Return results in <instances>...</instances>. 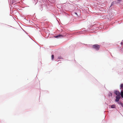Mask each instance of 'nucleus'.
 <instances>
[{"label": "nucleus", "instance_id": "nucleus-1", "mask_svg": "<svg viewBox=\"0 0 123 123\" xmlns=\"http://www.w3.org/2000/svg\"><path fill=\"white\" fill-rule=\"evenodd\" d=\"M100 45L96 44L93 45L92 48L97 50H98L99 49Z\"/></svg>", "mask_w": 123, "mask_h": 123}, {"label": "nucleus", "instance_id": "nucleus-2", "mask_svg": "<svg viewBox=\"0 0 123 123\" xmlns=\"http://www.w3.org/2000/svg\"><path fill=\"white\" fill-rule=\"evenodd\" d=\"M114 93L117 95V96H120V93L118 91L115 90L114 92Z\"/></svg>", "mask_w": 123, "mask_h": 123}, {"label": "nucleus", "instance_id": "nucleus-3", "mask_svg": "<svg viewBox=\"0 0 123 123\" xmlns=\"http://www.w3.org/2000/svg\"><path fill=\"white\" fill-rule=\"evenodd\" d=\"M120 98V96H117L116 97V99L115 100V101L116 102H118Z\"/></svg>", "mask_w": 123, "mask_h": 123}, {"label": "nucleus", "instance_id": "nucleus-4", "mask_svg": "<svg viewBox=\"0 0 123 123\" xmlns=\"http://www.w3.org/2000/svg\"><path fill=\"white\" fill-rule=\"evenodd\" d=\"M63 36L61 35H59L58 36H55V37L56 38H58L60 37H62Z\"/></svg>", "mask_w": 123, "mask_h": 123}, {"label": "nucleus", "instance_id": "nucleus-5", "mask_svg": "<svg viewBox=\"0 0 123 123\" xmlns=\"http://www.w3.org/2000/svg\"><path fill=\"white\" fill-rule=\"evenodd\" d=\"M121 95L122 98H123V90H122L121 92Z\"/></svg>", "mask_w": 123, "mask_h": 123}, {"label": "nucleus", "instance_id": "nucleus-6", "mask_svg": "<svg viewBox=\"0 0 123 123\" xmlns=\"http://www.w3.org/2000/svg\"><path fill=\"white\" fill-rule=\"evenodd\" d=\"M111 107L112 108H114L115 107V105H112L111 106Z\"/></svg>", "mask_w": 123, "mask_h": 123}, {"label": "nucleus", "instance_id": "nucleus-7", "mask_svg": "<svg viewBox=\"0 0 123 123\" xmlns=\"http://www.w3.org/2000/svg\"><path fill=\"white\" fill-rule=\"evenodd\" d=\"M121 89H123V84H122L121 85Z\"/></svg>", "mask_w": 123, "mask_h": 123}, {"label": "nucleus", "instance_id": "nucleus-8", "mask_svg": "<svg viewBox=\"0 0 123 123\" xmlns=\"http://www.w3.org/2000/svg\"><path fill=\"white\" fill-rule=\"evenodd\" d=\"M54 55H52V56H51V58H52V60H53L54 58Z\"/></svg>", "mask_w": 123, "mask_h": 123}, {"label": "nucleus", "instance_id": "nucleus-9", "mask_svg": "<svg viewBox=\"0 0 123 123\" xmlns=\"http://www.w3.org/2000/svg\"><path fill=\"white\" fill-rule=\"evenodd\" d=\"M121 105L123 107V104L122 103H121Z\"/></svg>", "mask_w": 123, "mask_h": 123}, {"label": "nucleus", "instance_id": "nucleus-10", "mask_svg": "<svg viewBox=\"0 0 123 123\" xmlns=\"http://www.w3.org/2000/svg\"><path fill=\"white\" fill-rule=\"evenodd\" d=\"M122 0H118V2H119L120 1H122Z\"/></svg>", "mask_w": 123, "mask_h": 123}, {"label": "nucleus", "instance_id": "nucleus-11", "mask_svg": "<svg viewBox=\"0 0 123 123\" xmlns=\"http://www.w3.org/2000/svg\"><path fill=\"white\" fill-rule=\"evenodd\" d=\"M75 13L76 14V15H77V13L76 12H75Z\"/></svg>", "mask_w": 123, "mask_h": 123}, {"label": "nucleus", "instance_id": "nucleus-12", "mask_svg": "<svg viewBox=\"0 0 123 123\" xmlns=\"http://www.w3.org/2000/svg\"><path fill=\"white\" fill-rule=\"evenodd\" d=\"M121 45H123V43H122V42H121Z\"/></svg>", "mask_w": 123, "mask_h": 123}]
</instances>
